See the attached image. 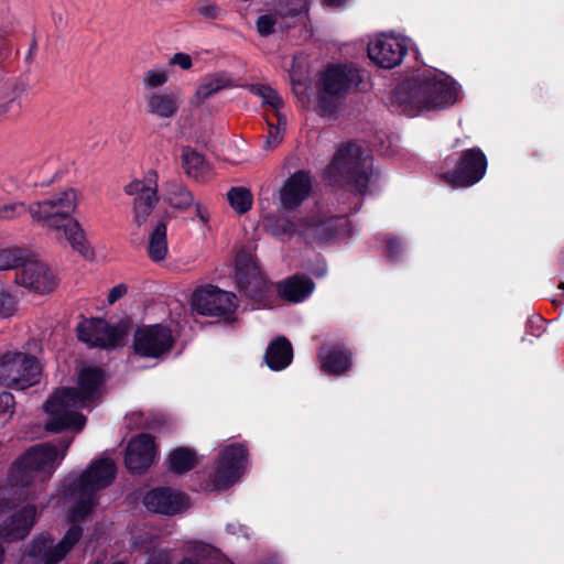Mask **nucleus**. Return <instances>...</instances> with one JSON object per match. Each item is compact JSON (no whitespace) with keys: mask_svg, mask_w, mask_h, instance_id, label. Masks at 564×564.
Listing matches in <instances>:
<instances>
[{"mask_svg":"<svg viewBox=\"0 0 564 564\" xmlns=\"http://www.w3.org/2000/svg\"><path fill=\"white\" fill-rule=\"evenodd\" d=\"M82 197L78 188L64 187L48 197L31 203L28 213L35 224L56 234L74 251L88 259L94 254L93 249L82 224L74 217Z\"/></svg>","mask_w":564,"mask_h":564,"instance_id":"1","label":"nucleus"},{"mask_svg":"<svg viewBox=\"0 0 564 564\" xmlns=\"http://www.w3.org/2000/svg\"><path fill=\"white\" fill-rule=\"evenodd\" d=\"M102 382L104 373L99 368L82 369L77 388L57 389L44 403L45 429L52 432L82 431L86 417L79 413V410L90 406L99 398Z\"/></svg>","mask_w":564,"mask_h":564,"instance_id":"2","label":"nucleus"},{"mask_svg":"<svg viewBox=\"0 0 564 564\" xmlns=\"http://www.w3.org/2000/svg\"><path fill=\"white\" fill-rule=\"evenodd\" d=\"M460 97V86L438 69H425L401 84L395 91L400 110L415 117L424 111L452 107Z\"/></svg>","mask_w":564,"mask_h":564,"instance_id":"3","label":"nucleus"},{"mask_svg":"<svg viewBox=\"0 0 564 564\" xmlns=\"http://www.w3.org/2000/svg\"><path fill=\"white\" fill-rule=\"evenodd\" d=\"M116 475L115 462L101 458L90 464L78 479H67L63 503L68 509V519L73 522L83 520L97 505V492L109 486Z\"/></svg>","mask_w":564,"mask_h":564,"instance_id":"4","label":"nucleus"},{"mask_svg":"<svg viewBox=\"0 0 564 564\" xmlns=\"http://www.w3.org/2000/svg\"><path fill=\"white\" fill-rule=\"evenodd\" d=\"M72 440L61 446L42 444L29 449L11 468L9 480L13 488H32L23 492L26 498L42 489L64 459Z\"/></svg>","mask_w":564,"mask_h":564,"instance_id":"5","label":"nucleus"},{"mask_svg":"<svg viewBox=\"0 0 564 564\" xmlns=\"http://www.w3.org/2000/svg\"><path fill=\"white\" fill-rule=\"evenodd\" d=\"M39 343L31 340L21 348H11L0 352V386L25 390L41 381L42 365L32 351Z\"/></svg>","mask_w":564,"mask_h":564,"instance_id":"6","label":"nucleus"},{"mask_svg":"<svg viewBox=\"0 0 564 564\" xmlns=\"http://www.w3.org/2000/svg\"><path fill=\"white\" fill-rule=\"evenodd\" d=\"M326 175L332 183L352 184L358 193H364L375 176L371 158L355 143L337 151Z\"/></svg>","mask_w":564,"mask_h":564,"instance_id":"7","label":"nucleus"},{"mask_svg":"<svg viewBox=\"0 0 564 564\" xmlns=\"http://www.w3.org/2000/svg\"><path fill=\"white\" fill-rule=\"evenodd\" d=\"M361 82L358 69L346 65H333L322 73L318 80V95L313 109L323 117L337 113L345 95Z\"/></svg>","mask_w":564,"mask_h":564,"instance_id":"8","label":"nucleus"},{"mask_svg":"<svg viewBox=\"0 0 564 564\" xmlns=\"http://www.w3.org/2000/svg\"><path fill=\"white\" fill-rule=\"evenodd\" d=\"M269 217H263L265 227L270 229L272 235L276 237L300 235L303 240L312 246H322L333 241L338 235L339 230L346 224L341 217L328 218L325 215H315L307 219L300 226L286 221L283 226H270Z\"/></svg>","mask_w":564,"mask_h":564,"instance_id":"9","label":"nucleus"},{"mask_svg":"<svg viewBox=\"0 0 564 564\" xmlns=\"http://www.w3.org/2000/svg\"><path fill=\"white\" fill-rule=\"evenodd\" d=\"M80 536L82 528L78 525L70 527L56 544H53L50 535L42 534L34 540L21 564H56L70 552Z\"/></svg>","mask_w":564,"mask_h":564,"instance_id":"10","label":"nucleus"},{"mask_svg":"<svg viewBox=\"0 0 564 564\" xmlns=\"http://www.w3.org/2000/svg\"><path fill=\"white\" fill-rule=\"evenodd\" d=\"M124 193L134 197L133 221L140 227L145 224L159 202L158 173L154 170H149L142 178H134L128 183Z\"/></svg>","mask_w":564,"mask_h":564,"instance_id":"11","label":"nucleus"},{"mask_svg":"<svg viewBox=\"0 0 564 564\" xmlns=\"http://www.w3.org/2000/svg\"><path fill=\"white\" fill-rule=\"evenodd\" d=\"M409 50L406 37L382 33L368 43V56L379 67L391 69L401 64Z\"/></svg>","mask_w":564,"mask_h":564,"instance_id":"12","label":"nucleus"},{"mask_svg":"<svg viewBox=\"0 0 564 564\" xmlns=\"http://www.w3.org/2000/svg\"><path fill=\"white\" fill-rule=\"evenodd\" d=\"M15 283L31 293L46 295L57 286V278L43 261L28 258L15 274Z\"/></svg>","mask_w":564,"mask_h":564,"instance_id":"13","label":"nucleus"},{"mask_svg":"<svg viewBox=\"0 0 564 564\" xmlns=\"http://www.w3.org/2000/svg\"><path fill=\"white\" fill-rule=\"evenodd\" d=\"M172 345L171 329L160 324L141 326L134 333V350L143 357H162L170 351Z\"/></svg>","mask_w":564,"mask_h":564,"instance_id":"14","label":"nucleus"},{"mask_svg":"<svg viewBox=\"0 0 564 564\" xmlns=\"http://www.w3.org/2000/svg\"><path fill=\"white\" fill-rule=\"evenodd\" d=\"M246 464V449L241 445L225 446L219 452L212 476L217 489H226L236 482L242 475Z\"/></svg>","mask_w":564,"mask_h":564,"instance_id":"15","label":"nucleus"},{"mask_svg":"<svg viewBox=\"0 0 564 564\" xmlns=\"http://www.w3.org/2000/svg\"><path fill=\"white\" fill-rule=\"evenodd\" d=\"M486 170L485 154L479 149H470L463 153L456 169L444 177L454 187H468L479 182Z\"/></svg>","mask_w":564,"mask_h":564,"instance_id":"16","label":"nucleus"},{"mask_svg":"<svg viewBox=\"0 0 564 564\" xmlns=\"http://www.w3.org/2000/svg\"><path fill=\"white\" fill-rule=\"evenodd\" d=\"M249 91L258 96L262 100V104L268 106L276 117L275 124L272 122L268 123L269 132L265 140L267 149L275 148L282 141L286 128V117L281 112L283 100L273 88L265 85H250Z\"/></svg>","mask_w":564,"mask_h":564,"instance_id":"17","label":"nucleus"},{"mask_svg":"<svg viewBox=\"0 0 564 564\" xmlns=\"http://www.w3.org/2000/svg\"><path fill=\"white\" fill-rule=\"evenodd\" d=\"M192 305L199 314L217 316L232 312L237 303L232 293L209 285L195 291Z\"/></svg>","mask_w":564,"mask_h":564,"instance_id":"18","label":"nucleus"},{"mask_svg":"<svg viewBox=\"0 0 564 564\" xmlns=\"http://www.w3.org/2000/svg\"><path fill=\"white\" fill-rule=\"evenodd\" d=\"M235 279L240 290L252 299L260 297L265 290L267 283L250 252L240 251L237 253Z\"/></svg>","mask_w":564,"mask_h":564,"instance_id":"19","label":"nucleus"},{"mask_svg":"<svg viewBox=\"0 0 564 564\" xmlns=\"http://www.w3.org/2000/svg\"><path fill=\"white\" fill-rule=\"evenodd\" d=\"M78 338L96 347L109 348L122 341L124 333L119 327H112L100 318L85 319L77 326Z\"/></svg>","mask_w":564,"mask_h":564,"instance_id":"20","label":"nucleus"},{"mask_svg":"<svg viewBox=\"0 0 564 564\" xmlns=\"http://www.w3.org/2000/svg\"><path fill=\"white\" fill-rule=\"evenodd\" d=\"M143 102L147 115L156 120L170 122L178 113L183 98L180 90L167 88L144 94Z\"/></svg>","mask_w":564,"mask_h":564,"instance_id":"21","label":"nucleus"},{"mask_svg":"<svg viewBox=\"0 0 564 564\" xmlns=\"http://www.w3.org/2000/svg\"><path fill=\"white\" fill-rule=\"evenodd\" d=\"M143 503L150 512L174 516L189 506L188 499L180 491L170 488H156L148 491Z\"/></svg>","mask_w":564,"mask_h":564,"instance_id":"22","label":"nucleus"},{"mask_svg":"<svg viewBox=\"0 0 564 564\" xmlns=\"http://www.w3.org/2000/svg\"><path fill=\"white\" fill-rule=\"evenodd\" d=\"M312 192V177L310 173L297 171L291 174L281 185L278 197L284 209L297 208Z\"/></svg>","mask_w":564,"mask_h":564,"instance_id":"23","label":"nucleus"},{"mask_svg":"<svg viewBox=\"0 0 564 564\" xmlns=\"http://www.w3.org/2000/svg\"><path fill=\"white\" fill-rule=\"evenodd\" d=\"M156 458L154 440L149 434H140L128 443L124 464L132 473L148 469Z\"/></svg>","mask_w":564,"mask_h":564,"instance_id":"24","label":"nucleus"},{"mask_svg":"<svg viewBox=\"0 0 564 564\" xmlns=\"http://www.w3.org/2000/svg\"><path fill=\"white\" fill-rule=\"evenodd\" d=\"M182 163L185 173L199 182L209 180L213 175V167L205 158L193 149H184L182 153Z\"/></svg>","mask_w":564,"mask_h":564,"instance_id":"25","label":"nucleus"},{"mask_svg":"<svg viewBox=\"0 0 564 564\" xmlns=\"http://www.w3.org/2000/svg\"><path fill=\"white\" fill-rule=\"evenodd\" d=\"M319 357L322 370L330 375L344 373L351 364L350 354L339 347H324Z\"/></svg>","mask_w":564,"mask_h":564,"instance_id":"26","label":"nucleus"},{"mask_svg":"<svg viewBox=\"0 0 564 564\" xmlns=\"http://www.w3.org/2000/svg\"><path fill=\"white\" fill-rule=\"evenodd\" d=\"M292 358V346L285 337L274 339L265 352L267 365L274 371L286 368L291 364Z\"/></svg>","mask_w":564,"mask_h":564,"instance_id":"27","label":"nucleus"},{"mask_svg":"<svg viewBox=\"0 0 564 564\" xmlns=\"http://www.w3.org/2000/svg\"><path fill=\"white\" fill-rule=\"evenodd\" d=\"M26 90L28 84L22 78H11L4 82L0 88V115L10 112Z\"/></svg>","mask_w":564,"mask_h":564,"instance_id":"28","label":"nucleus"},{"mask_svg":"<svg viewBox=\"0 0 564 564\" xmlns=\"http://www.w3.org/2000/svg\"><path fill=\"white\" fill-rule=\"evenodd\" d=\"M314 290V283L304 276L294 275L279 285V292L291 302L304 301Z\"/></svg>","mask_w":564,"mask_h":564,"instance_id":"29","label":"nucleus"},{"mask_svg":"<svg viewBox=\"0 0 564 564\" xmlns=\"http://www.w3.org/2000/svg\"><path fill=\"white\" fill-rule=\"evenodd\" d=\"M164 200L174 209L186 210L194 204L192 193L182 184L169 182L164 186Z\"/></svg>","mask_w":564,"mask_h":564,"instance_id":"30","label":"nucleus"},{"mask_svg":"<svg viewBox=\"0 0 564 564\" xmlns=\"http://www.w3.org/2000/svg\"><path fill=\"white\" fill-rule=\"evenodd\" d=\"M148 256L153 262H162L169 253L166 240V226L159 223L150 235L148 243Z\"/></svg>","mask_w":564,"mask_h":564,"instance_id":"31","label":"nucleus"},{"mask_svg":"<svg viewBox=\"0 0 564 564\" xmlns=\"http://www.w3.org/2000/svg\"><path fill=\"white\" fill-rule=\"evenodd\" d=\"M256 28L261 36H268L276 31H284L293 28L290 21L284 22L282 12L269 11L258 17Z\"/></svg>","mask_w":564,"mask_h":564,"instance_id":"32","label":"nucleus"},{"mask_svg":"<svg viewBox=\"0 0 564 564\" xmlns=\"http://www.w3.org/2000/svg\"><path fill=\"white\" fill-rule=\"evenodd\" d=\"M312 2L313 0H279L284 22L290 21L294 26L301 19L308 18Z\"/></svg>","mask_w":564,"mask_h":564,"instance_id":"33","label":"nucleus"},{"mask_svg":"<svg viewBox=\"0 0 564 564\" xmlns=\"http://www.w3.org/2000/svg\"><path fill=\"white\" fill-rule=\"evenodd\" d=\"M196 455L193 451L184 447L174 449L167 459V467L171 471L182 474L195 466Z\"/></svg>","mask_w":564,"mask_h":564,"instance_id":"34","label":"nucleus"},{"mask_svg":"<svg viewBox=\"0 0 564 564\" xmlns=\"http://www.w3.org/2000/svg\"><path fill=\"white\" fill-rule=\"evenodd\" d=\"M230 79L224 74H215L205 77L196 90V97L198 100H205L217 91L228 87Z\"/></svg>","mask_w":564,"mask_h":564,"instance_id":"35","label":"nucleus"},{"mask_svg":"<svg viewBox=\"0 0 564 564\" xmlns=\"http://www.w3.org/2000/svg\"><path fill=\"white\" fill-rule=\"evenodd\" d=\"M30 257L26 249L19 247H8L0 249V271H7L14 268H22Z\"/></svg>","mask_w":564,"mask_h":564,"instance_id":"36","label":"nucleus"},{"mask_svg":"<svg viewBox=\"0 0 564 564\" xmlns=\"http://www.w3.org/2000/svg\"><path fill=\"white\" fill-rule=\"evenodd\" d=\"M170 80V73L164 67H152L142 75V87L145 94L160 91L159 88Z\"/></svg>","mask_w":564,"mask_h":564,"instance_id":"37","label":"nucleus"},{"mask_svg":"<svg viewBox=\"0 0 564 564\" xmlns=\"http://www.w3.org/2000/svg\"><path fill=\"white\" fill-rule=\"evenodd\" d=\"M230 207L238 214L247 213L253 203V196L249 188L237 186L231 187L227 193Z\"/></svg>","mask_w":564,"mask_h":564,"instance_id":"38","label":"nucleus"},{"mask_svg":"<svg viewBox=\"0 0 564 564\" xmlns=\"http://www.w3.org/2000/svg\"><path fill=\"white\" fill-rule=\"evenodd\" d=\"M188 555H186L178 564H202L203 561L210 557L215 550L200 542H192L186 549Z\"/></svg>","mask_w":564,"mask_h":564,"instance_id":"39","label":"nucleus"},{"mask_svg":"<svg viewBox=\"0 0 564 564\" xmlns=\"http://www.w3.org/2000/svg\"><path fill=\"white\" fill-rule=\"evenodd\" d=\"M290 78L292 83V89L301 101H304L307 93V78L302 70L301 66L297 65V59L294 58L290 68Z\"/></svg>","mask_w":564,"mask_h":564,"instance_id":"40","label":"nucleus"},{"mask_svg":"<svg viewBox=\"0 0 564 564\" xmlns=\"http://www.w3.org/2000/svg\"><path fill=\"white\" fill-rule=\"evenodd\" d=\"M28 212V207L22 202H9L0 199V219L12 220L21 217Z\"/></svg>","mask_w":564,"mask_h":564,"instance_id":"41","label":"nucleus"},{"mask_svg":"<svg viewBox=\"0 0 564 564\" xmlns=\"http://www.w3.org/2000/svg\"><path fill=\"white\" fill-rule=\"evenodd\" d=\"M18 311V301L11 292L0 286V317H12Z\"/></svg>","mask_w":564,"mask_h":564,"instance_id":"42","label":"nucleus"},{"mask_svg":"<svg viewBox=\"0 0 564 564\" xmlns=\"http://www.w3.org/2000/svg\"><path fill=\"white\" fill-rule=\"evenodd\" d=\"M14 397L12 393L0 392V423L7 422L14 412Z\"/></svg>","mask_w":564,"mask_h":564,"instance_id":"43","label":"nucleus"},{"mask_svg":"<svg viewBox=\"0 0 564 564\" xmlns=\"http://www.w3.org/2000/svg\"><path fill=\"white\" fill-rule=\"evenodd\" d=\"M170 66H178L181 69L187 70L192 67V57L186 53H176L169 59Z\"/></svg>","mask_w":564,"mask_h":564,"instance_id":"44","label":"nucleus"},{"mask_svg":"<svg viewBox=\"0 0 564 564\" xmlns=\"http://www.w3.org/2000/svg\"><path fill=\"white\" fill-rule=\"evenodd\" d=\"M128 288L126 284H118L113 286L108 294V303L113 304L127 294Z\"/></svg>","mask_w":564,"mask_h":564,"instance_id":"45","label":"nucleus"},{"mask_svg":"<svg viewBox=\"0 0 564 564\" xmlns=\"http://www.w3.org/2000/svg\"><path fill=\"white\" fill-rule=\"evenodd\" d=\"M195 215L196 219L204 226L208 225L209 221V213L206 206L200 203H195Z\"/></svg>","mask_w":564,"mask_h":564,"instance_id":"46","label":"nucleus"},{"mask_svg":"<svg viewBox=\"0 0 564 564\" xmlns=\"http://www.w3.org/2000/svg\"><path fill=\"white\" fill-rule=\"evenodd\" d=\"M227 531L232 534H242L248 538L247 529L239 523L227 524Z\"/></svg>","mask_w":564,"mask_h":564,"instance_id":"47","label":"nucleus"},{"mask_svg":"<svg viewBox=\"0 0 564 564\" xmlns=\"http://www.w3.org/2000/svg\"><path fill=\"white\" fill-rule=\"evenodd\" d=\"M397 246L401 248V243H400V241L398 239L390 238L388 240L387 247H388V254H389V257L394 258L398 254V251L395 250Z\"/></svg>","mask_w":564,"mask_h":564,"instance_id":"48","label":"nucleus"},{"mask_svg":"<svg viewBox=\"0 0 564 564\" xmlns=\"http://www.w3.org/2000/svg\"><path fill=\"white\" fill-rule=\"evenodd\" d=\"M348 2L349 0H321V4L326 8H341Z\"/></svg>","mask_w":564,"mask_h":564,"instance_id":"49","label":"nucleus"},{"mask_svg":"<svg viewBox=\"0 0 564 564\" xmlns=\"http://www.w3.org/2000/svg\"><path fill=\"white\" fill-rule=\"evenodd\" d=\"M147 564H171V562L166 554H159L158 556L151 557Z\"/></svg>","mask_w":564,"mask_h":564,"instance_id":"50","label":"nucleus"},{"mask_svg":"<svg viewBox=\"0 0 564 564\" xmlns=\"http://www.w3.org/2000/svg\"><path fill=\"white\" fill-rule=\"evenodd\" d=\"M6 496V491L4 490H1L0 491V497H4Z\"/></svg>","mask_w":564,"mask_h":564,"instance_id":"51","label":"nucleus"},{"mask_svg":"<svg viewBox=\"0 0 564 564\" xmlns=\"http://www.w3.org/2000/svg\"><path fill=\"white\" fill-rule=\"evenodd\" d=\"M560 288H561L562 290H564V283H561V284H560Z\"/></svg>","mask_w":564,"mask_h":564,"instance_id":"52","label":"nucleus"}]
</instances>
